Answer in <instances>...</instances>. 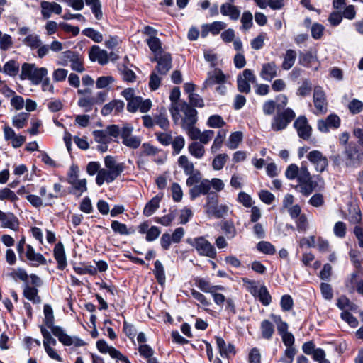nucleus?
<instances>
[{
  "label": "nucleus",
  "instance_id": "nucleus-16",
  "mask_svg": "<svg viewBox=\"0 0 363 363\" xmlns=\"http://www.w3.org/2000/svg\"><path fill=\"white\" fill-rule=\"evenodd\" d=\"M294 126L300 138L304 140H308L310 138L312 129L305 116L298 117L294 123Z\"/></svg>",
  "mask_w": 363,
  "mask_h": 363
},
{
  "label": "nucleus",
  "instance_id": "nucleus-13",
  "mask_svg": "<svg viewBox=\"0 0 363 363\" xmlns=\"http://www.w3.org/2000/svg\"><path fill=\"white\" fill-rule=\"evenodd\" d=\"M4 137L5 140L11 141V145L14 148H18L26 141V137L21 135H17L14 130L9 125L3 128Z\"/></svg>",
  "mask_w": 363,
  "mask_h": 363
},
{
  "label": "nucleus",
  "instance_id": "nucleus-26",
  "mask_svg": "<svg viewBox=\"0 0 363 363\" xmlns=\"http://www.w3.org/2000/svg\"><path fill=\"white\" fill-rule=\"evenodd\" d=\"M163 197V194H158L149 201L144 207L143 214L148 217L152 215L160 206V203Z\"/></svg>",
  "mask_w": 363,
  "mask_h": 363
},
{
  "label": "nucleus",
  "instance_id": "nucleus-32",
  "mask_svg": "<svg viewBox=\"0 0 363 363\" xmlns=\"http://www.w3.org/2000/svg\"><path fill=\"white\" fill-rule=\"evenodd\" d=\"M260 330L262 337L266 340H270L274 333V325L268 320H264L261 323Z\"/></svg>",
  "mask_w": 363,
  "mask_h": 363
},
{
  "label": "nucleus",
  "instance_id": "nucleus-37",
  "mask_svg": "<svg viewBox=\"0 0 363 363\" xmlns=\"http://www.w3.org/2000/svg\"><path fill=\"white\" fill-rule=\"evenodd\" d=\"M178 165L183 169L186 175L190 174L195 171L194 164L189 161L186 155H181L179 157Z\"/></svg>",
  "mask_w": 363,
  "mask_h": 363
},
{
  "label": "nucleus",
  "instance_id": "nucleus-38",
  "mask_svg": "<svg viewBox=\"0 0 363 363\" xmlns=\"http://www.w3.org/2000/svg\"><path fill=\"white\" fill-rule=\"evenodd\" d=\"M337 307L343 311H356L357 306L351 302L347 297L342 296L337 299Z\"/></svg>",
  "mask_w": 363,
  "mask_h": 363
},
{
  "label": "nucleus",
  "instance_id": "nucleus-18",
  "mask_svg": "<svg viewBox=\"0 0 363 363\" xmlns=\"http://www.w3.org/2000/svg\"><path fill=\"white\" fill-rule=\"evenodd\" d=\"M41 14L43 18H49L52 13L60 14L62 13V6L56 2L42 1L40 2Z\"/></svg>",
  "mask_w": 363,
  "mask_h": 363
},
{
  "label": "nucleus",
  "instance_id": "nucleus-28",
  "mask_svg": "<svg viewBox=\"0 0 363 363\" xmlns=\"http://www.w3.org/2000/svg\"><path fill=\"white\" fill-rule=\"evenodd\" d=\"M86 184L87 182L85 178L72 182V183L69 184L72 186L71 192L77 196H80L83 193L87 191Z\"/></svg>",
  "mask_w": 363,
  "mask_h": 363
},
{
  "label": "nucleus",
  "instance_id": "nucleus-42",
  "mask_svg": "<svg viewBox=\"0 0 363 363\" xmlns=\"http://www.w3.org/2000/svg\"><path fill=\"white\" fill-rule=\"evenodd\" d=\"M154 274L159 284H163L165 282L164 267L161 262L159 260H156L155 262Z\"/></svg>",
  "mask_w": 363,
  "mask_h": 363
},
{
  "label": "nucleus",
  "instance_id": "nucleus-43",
  "mask_svg": "<svg viewBox=\"0 0 363 363\" xmlns=\"http://www.w3.org/2000/svg\"><path fill=\"white\" fill-rule=\"evenodd\" d=\"M242 132H240V131L234 132L230 135L228 142L227 143V146L230 150H235L238 147V145H239L240 143L242 141Z\"/></svg>",
  "mask_w": 363,
  "mask_h": 363
},
{
  "label": "nucleus",
  "instance_id": "nucleus-8",
  "mask_svg": "<svg viewBox=\"0 0 363 363\" xmlns=\"http://www.w3.org/2000/svg\"><path fill=\"white\" fill-rule=\"evenodd\" d=\"M133 126L129 123H124L122 126V143L131 149H137L141 144V138L133 135Z\"/></svg>",
  "mask_w": 363,
  "mask_h": 363
},
{
  "label": "nucleus",
  "instance_id": "nucleus-23",
  "mask_svg": "<svg viewBox=\"0 0 363 363\" xmlns=\"http://www.w3.org/2000/svg\"><path fill=\"white\" fill-rule=\"evenodd\" d=\"M125 104L121 100H113L111 102L105 104L101 108V114L103 116H108L114 111L115 113H119L124 109Z\"/></svg>",
  "mask_w": 363,
  "mask_h": 363
},
{
  "label": "nucleus",
  "instance_id": "nucleus-57",
  "mask_svg": "<svg viewBox=\"0 0 363 363\" xmlns=\"http://www.w3.org/2000/svg\"><path fill=\"white\" fill-rule=\"evenodd\" d=\"M0 200H9L14 202L18 200V196L10 189L4 188L0 190Z\"/></svg>",
  "mask_w": 363,
  "mask_h": 363
},
{
  "label": "nucleus",
  "instance_id": "nucleus-50",
  "mask_svg": "<svg viewBox=\"0 0 363 363\" xmlns=\"http://www.w3.org/2000/svg\"><path fill=\"white\" fill-rule=\"evenodd\" d=\"M301 173V167L298 168L296 164H291L286 169L285 176L287 179L292 180L294 179H298V176Z\"/></svg>",
  "mask_w": 363,
  "mask_h": 363
},
{
  "label": "nucleus",
  "instance_id": "nucleus-46",
  "mask_svg": "<svg viewBox=\"0 0 363 363\" xmlns=\"http://www.w3.org/2000/svg\"><path fill=\"white\" fill-rule=\"evenodd\" d=\"M257 248L259 252L266 255H274L276 252L275 247L267 241L259 242Z\"/></svg>",
  "mask_w": 363,
  "mask_h": 363
},
{
  "label": "nucleus",
  "instance_id": "nucleus-55",
  "mask_svg": "<svg viewBox=\"0 0 363 363\" xmlns=\"http://www.w3.org/2000/svg\"><path fill=\"white\" fill-rule=\"evenodd\" d=\"M296 224V229L299 233H305L308 228V223L305 215L302 214L294 219Z\"/></svg>",
  "mask_w": 363,
  "mask_h": 363
},
{
  "label": "nucleus",
  "instance_id": "nucleus-62",
  "mask_svg": "<svg viewBox=\"0 0 363 363\" xmlns=\"http://www.w3.org/2000/svg\"><path fill=\"white\" fill-rule=\"evenodd\" d=\"M171 144L174 152L176 154H179L184 147L185 140L182 136L179 135L175 137L174 140H172Z\"/></svg>",
  "mask_w": 363,
  "mask_h": 363
},
{
  "label": "nucleus",
  "instance_id": "nucleus-48",
  "mask_svg": "<svg viewBox=\"0 0 363 363\" xmlns=\"http://www.w3.org/2000/svg\"><path fill=\"white\" fill-rule=\"evenodd\" d=\"M228 158V155L219 154L215 157L212 162V167L215 170H220L223 168Z\"/></svg>",
  "mask_w": 363,
  "mask_h": 363
},
{
  "label": "nucleus",
  "instance_id": "nucleus-36",
  "mask_svg": "<svg viewBox=\"0 0 363 363\" xmlns=\"http://www.w3.org/2000/svg\"><path fill=\"white\" fill-rule=\"evenodd\" d=\"M86 4L90 6L91 10L97 20L103 18L101 4L99 0H85Z\"/></svg>",
  "mask_w": 363,
  "mask_h": 363
},
{
  "label": "nucleus",
  "instance_id": "nucleus-3",
  "mask_svg": "<svg viewBox=\"0 0 363 363\" xmlns=\"http://www.w3.org/2000/svg\"><path fill=\"white\" fill-rule=\"evenodd\" d=\"M186 242L194 247L200 256L214 259L217 255L214 246L204 237L200 236L195 238H188Z\"/></svg>",
  "mask_w": 363,
  "mask_h": 363
},
{
  "label": "nucleus",
  "instance_id": "nucleus-61",
  "mask_svg": "<svg viewBox=\"0 0 363 363\" xmlns=\"http://www.w3.org/2000/svg\"><path fill=\"white\" fill-rule=\"evenodd\" d=\"M189 177L186 179V185L189 187L196 185L201 179V174L199 170H195L190 174H187Z\"/></svg>",
  "mask_w": 363,
  "mask_h": 363
},
{
  "label": "nucleus",
  "instance_id": "nucleus-53",
  "mask_svg": "<svg viewBox=\"0 0 363 363\" xmlns=\"http://www.w3.org/2000/svg\"><path fill=\"white\" fill-rule=\"evenodd\" d=\"M341 318L352 328L357 327L359 322L357 319L348 311H343L340 314Z\"/></svg>",
  "mask_w": 363,
  "mask_h": 363
},
{
  "label": "nucleus",
  "instance_id": "nucleus-60",
  "mask_svg": "<svg viewBox=\"0 0 363 363\" xmlns=\"http://www.w3.org/2000/svg\"><path fill=\"white\" fill-rule=\"evenodd\" d=\"M155 124L159 125L161 128L167 130L169 127V121L165 113H160L155 117Z\"/></svg>",
  "mask_w": 363,
  "mask_h": 363
},
{
  "label": "nucleus",
  "instance_id": "nucleus-2",
  "mask_svg": "<svg viewBox=\"0 0 363 363\" xmlns=\"http://www.w3.org/2000/svg\"><path fill=\"white\" fill-rule=\"evenodd\" d=\"M48 71L45 67H38L35 64L23 63L21 66V79H28L33 84L41 83L44 77L48 76Z\"/></svg>",
  "mask_w": 363,
  "mask_h": 363
},
{
  "label": "nucleus",
  "instance_id": "nucleus-59",
  "mask_svg": "<svg viewBox=\"0 0 363 363\" xmlns=\"http://www.w3.org/2000/svg\"><path fill=\"white\" fill-rule=\"evenodd\" d=\"M271 318L274 322L277 324V330L280 335L287 333L288 325L286 323L282 321L279 315H272Z\"/></svg>",
  "mask_w": 363,
  "mask_h": 363
},
{
  "label": "nucleus",
  "instance_id": "nucleus-19",
  "mask_svg": "<svg viewBox=\"0 0 363 363\" xmlns=\"http://www.w3.org/2000/svg\"><path fill=\"white\" fill-rule=\"evenodd\" d=\"M121 174L113 170L101 168L96 177V183L98 186H102L105 182L109 184L113 182Z\"/></svg>",
  "mask_w": 363,
  "mask_h": 363
},
{
  "label": "nucleus",
  "instance_id": "nucleus-35",
  "mask_svg": "<svg viewBox=\"0 0 363 363\" xmlns=\"http://www.w3.org/2000/svg\"><path fill=\"white\" fill-rule=\"evenodd\" d=\"M29 116V113L24 112L18 113L17 115L13 117L12 125L18 129H21L24 128L27 124Z\"/></svg>",
  "mask_w": 363,
  "mask_h": 363
},
{
  "label": "nucleus",
  "instance_id": "nucleus-5",
  "mask_svg": "<svg viewBox=\"0 0 363 363\" xmlns=\"http://www.w3.org/2000/svg\"><path fill=\"white\" fill-rule=\"evenodd\" d=\"M205 208L208 216L217 218L224 217L229 210L227 205H218V197L216 195H208Z\"/></svg>",
  "mask_w": 363,
  "mask_h": 363
},
{
  "label": "nucleus",
  "instance_id": "nucleus-30",
  "mask_svg": "<svg viewBox=\"0 0 363 363\" xmlns=\"http://www.w3.org/2000/svg\"><path fill=\"white\" fill-rule=\"evenodd\" d=\"M111 227L116 233H118L121 235H128L135 233V230L133 228H128L125 224L117 220L112 221Z\"/></svg>",
  "mask_w": 363,
  "mask_h": 363
},
{
  "label": "nucleus",
  "instance_id": "nucleus-51",
  "mask_svg": "<svg viewBox=\"0 0 363 363\" xmlns=\"http://www.w3.org/2000/svg\"><path fill=\"white\" fill-rule=\"evenodd\" d=\"M82 33L86 37L92 39L94 42L101 43L103 40L102 34L91 28L83 30Z\"/></svg>",
  "mask_w": 363,
  "mask_h": 363
},
{
  "label": "nucleus",
  "instance_id": "nucleus-25",
  "mask_svg": "<svg viewBox=\"0 0 363 363\" xmlns=\"http://www.w3.org/2000/svg\"><path fill=\"white\" fill-rule=\"evenodd\" d=\"M26 258L32 262L33 265L38 266L39 264H45V258L40 253L35 252V250L30 245H26V251L25 254Z\"/></svg>",
  "mask_w": 363,
  "mask_h": 363
},
{
  "label": "nucleus",
  "instance_id": "nucleus-15",
  "mask_svg": "<svg viewBox=\"0 0 363 363\" xmlns=\"http://www.w3.org/2000/svg\"><path fill=\"white\" fill-rule=\"evenodd\" d=\"M227 77L224 73L219 69H215L208 73L207 78L203 84V89L212 86L215 84L226 83Z\"/></svg>",
  "mask_w": 363,
  "mask_h": 363
},
{
  "label": "nucleus",
  "instance_id": "nucleus-9",
  "mask_svg": "<svg viewBox=\"0 0 363 363\" xmlns=\"http://www.w3.org/2000/svg\"><path fill=\"white\" fill-rule=\"evenodd\" d=\"M153 61L157 62L156 72L160 75H166L172 68V57L168 52L156 55Z\"/></svg>",
  "mask_w": 363,
  "mask_h": 363
},
{
  "label": "nucleus",
  "instance_id": "nucleus-56",
  "mask_svg": "<svg viewBox=\"0 0 363 363\" xmlns=\"http://www.w3.org/2000/svg\"><path fill=\"white\" fill-rule=\"evenodd\" d=\"M70 67L73 71L82 73L84 71L83 65V59L82 56L78 54L75 58L70 62Z\"/></svg>",
  "mask_w": 363,
  "mask_h": 363
},
{
  "label": "nucleus",
  "instance_id": "nucleus-44",
  "mask_svg": "<svg viewBox=\"0 0 363 363\" xmlns=\"http://www.w3.org/2000/svg\"><path fill=\"white\" fill-rule=\"evenodd\" d=\"M221 229L228 239H233L237 235V230L231 221H225Z\"/></svg>",
  "mask_w": 363,
  "mask_h": 363
},
{
  "label": "nucleus",
  "instance_id": "nucleus-24",
  "mask_svg": "<svg viewBox=\"0 0 363 363\" xmlns=\"http://www.w3.org/2000/svg\"><path fill=\"white\" fill-rule=\"evenodd\" d=\"M53 253L54 257L57 262L58 269H64L67 267V262L64 246L62 242H58L55 245Z\"/></svg>",
  "mask_w": 363,
  "mask_h": 363
},
{
  "label": "nucleus",
  "instance_id": "nucleus-49",
  "mask_svg": "<svg viewBox=\"0 0 363 363\" xmlns=\"http://www.w3.org/2000/svg\"><path fill=\"white\" fill-rule=\"evenodd\" d=\"M347 108L352 114H358L363 110V102L359 99H353L348 104Z\"/></svg>",
  "mask_w": 363,
  "mask_h": 363
},
{
  "label": "nucleus",
  "instance_id": "nucleus-64",
  "mask_svg": "<svg viewBox=\"0 0 363 363\" xmlns=\"http://www.w3.org/2000/svg\"><path fill=\"white\" fill-rule=\"evenodd\" d=\"M162 78L155 71L152 72L150 77L149 87L152 91L157 90L161 84Z\"/></svg>",
  "mask_w": 363,
  "mask_h": 363
},
{
  "label": "nucleus",
  "instance_id": "nucleus-58",
  "mask_svg": "<svg viewBox=\"0 0 363 363\" xmlns=\"http://www.w3.org/2000/svg\"><path fill=\"white\" fill-rule=\"evenodd\" d=\"M78 54L79 53L70 50L64 52L61 57V61L58 62V65L67 66Z\"/></svg>",
  "mask_w": 363,
  "mask_h": 363
},
{
  "label": "nucleus",
  "instance_id": "nucleus-4",
  "mask_svg": "<svg viewBox=\"0 0 363 363\" xmlns=\"http://www.w3.org/2000/svg\"><path fill=\"white\" fill-rule=\"evenodd\" d=\"M297 181L298 184L296 188L298 189L299 191L305 196L310 195L316 186V182L312 180L311 176L303 163L301 164V173Z\"/></svg>",
  "mask_w": 363,
  "mask_h": 363
},
{
  "label": "nucleus",
  "instance_id": "nucleus-7",
  "mask_svg": "<svg viewBox=\"0 0 363 363\" xmlns=\"http://www.w3.org/2000/svg\"><path fill=\"white\" fill-rule=\"evenodd\" d=\"M256 82L257 79L253 71L245 69L237 77L238 89L241 93L249 94L251 91L250 84H255Z\"/></svg>",
  "mask_w": 363,
  "mask_h": 363
},
{
  "label": "nucleus",
  "instance_id": "nucleus-45",
  "mask_svg": "<svg viewBox=\"0 0 363 363\" xmlns=\"http://www.w3.org/2000/svg\"><path fill=\"white\" fill-rule=\"evenodd\" d=\"M94 140L97 143H110L112 139L108 135L105 129L96 130L93 132Z\"/></svg>",
  "mask_w": 363,
  "mask_h": 363
},
{
  "label": "nucleus",
  "instance_id": "nucleus-29",
  "mask_svg": "<svg viewBox=\"0 0 363 363\" xmlns=\"http://www.w3.org/2000/svg\"><path fill=\"white\" fill-rule=\"evenodd\" d=\"M189 154L196 159L202 158L205 155L204 146L199 142H193L188 146Z\"/></svg>",
  "mask_w": 363,
  "mask_h": 363
},
{
  "label": "nucleus",
  "instance_id": "nucleus-39",
  "mask_svg": "<svg viewBox=\"0 0 363 363\" xmlns=\"http://www.w3.org/2000/svg\"><path fill=\"white\" fill-rule=\"evenodd\" d=\"M23 43L31 49L38 48L42 44L40 36L35 33L28 35L23 40Z\"/></svg>",
  "mask_w": 363,
  "mask_h": 363
},
{
  "label": "nucleus",
  "instance_id": "nucleus-1",
  "mask_svg": "<svg viewBox=\"0 0 363 363\" xmlns=\"http://www.w3.org/2000/svg\"><path fill=\"white\" fill-rule=\"evenodd\" d=\"M45 315L44 323L45 325L51 329L53 335L58 338V340L66 346L82 347L85 342L77 337L68 335L62 328L54 325V315L52 307L50 305H45L43 308Z\"/></svg>",
  "mask_w": 363,
  "mask_h": 363
},
{
  "label": "nucleus",
  "instance_id": "nucleus-17",
  "mask_svg": "<svg viewBox=\"0 0 363 363\" xmlns=\"http://www.w3.org/2000/svg\"><path fill=\"white\" fill-rule=\"evenodd\" d=\"M340 123L341 120L337 115L330 114L325 120L319 121V131L327 133L330 129H337L340 127Z\"/></svg>",
  "mask_w": 363,
  "mask_h": 363
},
{
  "label": "nucleus",
  "instance_id": "nucleus-63",
  "mask_svg": "<svg viewBox=\"0 0 363 363\" xmlns=\"http://www.w3.org/2000/svg\"><path fill=\"white\" fill-rule=\"evenodd\" d=\"M13 45L12 37L6 33H3L0 38V49L1 50H7Z\"/></svg>",
  "mask_w": 363,
  "mask_h": 363
},
{
  "label": "nucleus",
  "instance_id": "nucleus-47",
  "mask_svg": "<svg viewBox=\"0 0 363 363\" xmlns=\"http://www.w3.org/2000/svg\"><path fill=\"white\" fill-rule=\"evenodd\" d=\"M225 122L219 115L211 116L207 121V125L213 128H220L225 125Z\"/></svg>",
  "mask_w": 363,
  "mask_h": 363
},
{
  "label": "nucleus",
  "instance_id": "nucleus-10",
  "mask_svg": "<svg viewBox=\"0 0 363 363\" xmlns=\"http://www.w3.org/2000/svg\"><path fill=\"white\" fill-rule=\"evenodd\" d=\"M180 111L184 115L182 120V128L196 124L197 122V111L196 109L184 102L181 105Z\"/></svg>",
  "mask_w": 363,
  "mask_h": 363
},
{
  "label": "nucleus",
  "instance_id": "nucleus-33",
  "mask_svg": "<svg viewBox=\"0 0 363 363\" xmlns=\"http://www.w3.org/2000/svg\"><path fill=\"white\" fill-rule=\"evenodd\" d=\"M150 50L154 53V55L159 53H164V51L162 49V43L158 38L156 36H151L146 40Z\"/></svg>",
  "mask_w": 363,
  "mask_h": 363
},
{
  "label": "nucleus",
  "instance_id": "nucleus-21",
  "mask_svg": "<svg viewBox=\"0 0 363 363\" xmlns=\"http://www.w3.org/2000/svg\"><path fill=\"white\" fill-rule=\"evenodd\" d=\"M89 58L91 61H97L99 64L104 65L108 62V55L105 50H101L97 45L91 47L89 51Z\"/></svg>",
  "mask_w": 363,
  "mask_h": 363
},
{
  "label": "nucleus",
  "instance_id": "nucleus-27",
  "mask_svg": "<svg viewBox=\"0 0 363 363\" xmlns=\"http://www.w3.org/2000/svg\"><path fill=\"white\" fill-rule=\"evenodd\" d=\"M104 165L106 169L113 170L118 174H121L125 167L123 163H118L115 158L111 155H107L105 157Z\"/></svg>",
  "mask_w": 363,
  "mask_h": 363
},
{
  "label": "nucleus",
  "instance_id": "nucleus-12",
  "mask_svg": "<svg viewBox=\"0 0 363 363\" xmlns=\"http://www.w3.org/2000/svg\"><path fill=\"white\" fill-rule=\"evenodd\" d=\"M279 72V67L275 62L272 61L262 65L259 76L263 80L271 82L274 78L278 77Z\"/></svg>",
  "mask_w": 363,
  "mask_h": 363
},
{
  "label": "nucleus",
  "instance_id": "nucleus-22",
  "mask_svg": "<svg viewBox=\"0 0 363 363\" xmlns=\"http://www.w3.org/2000/svg\"><path fill=\"white\" fill-rule=\"evenodd\" d=\"M216 341L219 353L222 357L228 358L230 355L235 354V348L233 344H226L225 340L220 337H216Z\"/></svg>",
  "mask_w": 363,
  "mask_h": 363
},
{
  "label": "nucleus",
  "instance_id": "nucleus-40",
  "mask_svg": "<svg viewBox=\"0 0 363 363\" xmlns=\"http://www.w3.org/2000/svg\"><path fill=\"white\" fill-rule=\"evenodd\" d=\"M225 137L226 131L225 130H220L218 132L217 135L215 138L213 143L211 147V151L212 153H215L220 149Z\"/></svg>",
  "mask_w": 363,
  "mask_h": 363
},
{
  "label": "nucleus",
  "instance_id": "nucleus-6",
  "mask_svg": "<svg viewBox=\"0 0 363 363\" xmlns=\"http://www.w3.org/2000/svg\"><path fill=\"white\" fill-rule=\"evenodd\" d=\"M296 114L294 111L287 108L283 111L277 113L273 118L271 128L274 131H280L285 129L289 123L295 118Z\"/></svg>",
  "mask_w": 363,
  "mask_h": 363
},
{
  "label": "nucleus",
  "instance_id": "nucleus-14",
  "mask_svg": "<svg viewBox=\"0 0 363 363\" xmlns=\"http://www.w3.org/2000/svg\"><path fill=\"white\" fill-rule=\"evenodd\" d=\"M1 227L17 231L19 228L18 218L13 213H5L0 210Z\"/></svg>",
  "mask_w": 363,
  "mask_h": 363
},
{
  "label": "nucleus",
  "instance_id": "nucleus-11",
  "mask_svg": "<svg viewBox=\"0 0 363 363\" xmlns=\"http://www.w3.org/2000/svg\"><path fill=\"white\" fill-rule=\"evenodd\" d=\"M235 0L223 3L220 7V12L223 16H228L232 21H237L240 17V9L234 4Z\"/></svg>",
  "mask_w": 363,
  "mask_h": 363
},
{
  "label": "nucleus",
  "instance_id": "nucleus-41",
  "mask_svg": "<svg viewBox=\"0 0 363 363\" xmlns=\"http://www.w3.org/2000/svg\"><path fill=\"white\" fill-rule=\"evenodd\" d=\"M23 296L33 303H39L41 301L38 296V289L35 287L26 286L23 290Z\"/></svg>",
  "mask_w": 363,
  "mask_h": 363
},
{
  "label": "nucleus",
  "instance_id": "nucleus-34",
  "mask_svg": "<svg viewBox=\"0 0 363 363\" xmlns=\"http://www.w3.org/2000/svg\"><path fill=\"white\" fill-rule=\"evenodd\" d=\"M19 64L13 60H11L6 62L3 67V72L11 77L16 76L19 72Z\"/></svg>",
  "mask_w": 363,
  "mask_h": 363
},
{
  "label": "nucleus",
  "instance_id": "nucleus-54",
  "mask_svg": "<svg viewBox=\"0 0 363 363\" xmlns=\"http://www.w3.org/2000/svg\"><path fill=\"white\" fill-rule=\"evenodd\" d=\"M257 298L264 306H268L271 303L272 298L265 286H260L259 294Z\"/></svg>",
  "mask_w": 363,
  "mask_h": 363
},
{
  "label": "nucleus",
  "instance_id": "nucleus-52",
  "mask_svg": "<svg viewBox=\"0 0 363 363\" xmlns=\"http://www.w3.org/2000/svg\"><path fill=\"white\" fill-rule=\"evenodd\" d=\"M227 25L223 21H214L207 25L208 31L213 35H218L222 30L226 28Z\"/></svg>",
  "mask_w": 363,
  "mask_h": 363
},
{
  "label": "nucleus",
  "instance_id": "nucleus-20",
  "mask_svg": "<svg viewBox=\"0 0 363 363\" xmlns=\"http://www.w3.org/2000/svg\"><path fill=\"white\" fill-rule=\"evenodd\" d=\"M209 179H202L199 184L194 185L189 189V195L191 200L195 199L200 195H206L210 192Z\"/></svg>",
  "mask_w": 363,
  "mask_h": 363
},
{
  "label": "nucleus",
  "instance_id": "nucleus-31",
  "mask_svg": "<svg viewBox=\"0 0 363 363\" xmlns=\"http://www.w3.org/2000/svg\"><path fill=\"white\" fill-rule=\"evenodd\" d=\"M296 59V53L294 50L291 49L286 50V54L284 57V61L281 65L282 69L285 70L290 69L294 65Z\"/></svg>",
  "mask_w": 363,
  "mask_h": 363
}]
</instances>
